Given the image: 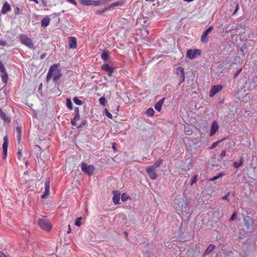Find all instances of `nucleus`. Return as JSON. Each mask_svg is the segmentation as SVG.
Here are the masks:
<instances>
[{
	"mask_svg": "<svg viewBox=\"0 0 257 257\" xmlns=\"http://www.w3.org/2000/svg\"><path fill=\"white\" fill-rule=\"evenodd\" d=\"M162 160L161 159H159L157 160L155 163L151 166V167L155 169H156L157 168H158L160 165L162 164Z\"/></svg>",
	"mask_w": 257,
	"mask_h": 257,
	"instance_id": "obj_25",
	"label": "nucleus"
},
{
	"mask_svg": "<svg viewBox=\"0 0 257 257\" xmlns=\"http://www.w3.org/2000/svg\"><path fill=\"white\" fill-rule=\"evenodd\" d=\"M15 13L16 15H18L20 13V9L18 7H16L15 9Z\"/></svg>",
	"mask_w": 257,
	"mask_h": 257,
	"instance_id": "obj_42",
	"label": "nucleus"
},
{
	"mask_svg": "<svg viewBox=\"0 0 257 257\" xmlns=\"http://www.w3.org/2000/svg\"><path fill=\"white\" fill-rule=\"evenodd\" d=\"M224 175V174L223 173H219V174H218V175L216 176H214V177H213V178H211V179H210V181H215V180H216L218 179V178H221V177H223Z\"/></svg>",
	"mask_w": 257,
	"mask_h": 257,
	"instance_id": "obj_30",
	"label": "nucleus"
},
{
	"mask_svg": "<svg viewBox=\"0 0 257 257\" xmlns=\"http://www.w3.org/2000/svg\"><path fill=\"white\" fill-rule=\"evenodd\" d=\"M71 122L73 125H74V126L76 125V122L75 121V119H73L71 120Z\"/></svg>",
	"mask_w": 257,
	"mask_h": 257,
	"instance_id": "obj_49",
	"label": "nucleus"
},
{
	"mask_svg": "<svg viewBox=\"0 0 257 257\" xmlns=\"http://www.w3.org/2000/svg\"><path fill=\"white\" fill-rule=\"evenodd\" d=\"M219 128V125L216 121H214L211 125L210 136H212L215 134Z\"/></svg>",
	"mask_w": 257,
	"mask_h": 257,
	"instance_id": "obj_12",
	"label": "nucleus"
},
{
	"mask_svg": "<svg viewBox=\"0 0 257 257\" xmlns=\"http://www.w3.org/2000/svg\"><path fill=\"white\" fill-rule=\"evenodd\" d=\"M107 11H109L108 7L103 9L102 10L96 11V14H97V15H101L103 13H104V12H106Z\"/></svg>",
	"mask_w": 257,
	"mask_h": 257,
	"instance_id": "obj_28",
	"label": "nucleus"
},
{
	"mask_svg": "<svg viewBox=\"0 0 257 257\" xmlns=\"http://www.w3.org/2000/svg\"><path fill=\"white\" fill-rule=\"evenodd\" d=\"M7 45V43L6 41L0 40V45L6 46Z\"/></svg>",
	"mask_w": 257,
	"mask_h": 257,
	"instance_id": "obj_40",
	"label": "nucleus"
},
{
	"mask_svg": "<svg viewBox=\"0 0 257 257\" xmlns=\"http://www.w3.org/2000/svg\"><path fill=\"white\" fill-rule=\"evenodd\" d=\"M79 117H80L79 113L77 112V113H76L74 119L75 120H78L79 119Z\"/></svg>",
	"mask_w": 257,
	"mask_h": 257,
	"instance_id": "obj_44",
	"label": "nucleus"
},
{
	"mask_svg": "<svg viewBox=\"0 0 257 257\" xmlns=\"http://www.w3.org/2000/svg\"><path fill=\"white\" fill-rule=\"evenodd\" d=\"M59 64H55L53 65L50 68L48 71V73L47 74V81H49L50 79H51L53 76V72L54 71L57 70V68L58 66L59 65Z\"/></svg>",
	"mask_w": 257,
	"mask_h": 257,
	"instance_id": "obj_10",
	"label": "nucleus"
},
{
	"mask_svg": "<svg viewBox=\"0 0 257 257\" xmlns=\"http://www.w3.org/2000/svg\"><path fill=\"white\" fill-rule=\"evenodd\" d=\"M73 101L76 105H81L82 104V101L76 97L73 98Z\"/></svg>",
	"mask_w": 257,
	"mask_h": 257,
	"instance_id": "obj_31",
	"label": "nucleus"
},
{
	"mask_svg": "<svg viewBox=\"0 0 257 257\" xmlns=\"http://www.w3.org/2000/svg\"><path fill=\"white\" fill-rule=\"evenodd\" d=\"M209 33H208L206 31H205L202 36H201V41L202 43H207L208 41V35Z\"/></svg>",
	"mask_w": 257,
	"mask_h": 257,
	"instance_id": "obj_22",
	"label": "nucleus"
},
{
	"mask_svg": "<svg viewBox=\"0 0 257 257\" xmlns=\"http://www.w3.org/2000/svg\"><path fill=\"white\" fill-rule=\"evenodd\" d=\"M50 23V19L48 16L44 17L41 21V25L42 27H46L49 25Z\"/></svg>",
	"mask_w": 257,
	"mask_h": 257,
	"instance_id": "obj_21",
	"label": "nucleus"
},
{
	"mask_svg": "<svg viewBox=\"0 0 257 257\" xmlns=\"http://www.w3.org/2000/svg\"><path fill=\"white\" fill-rule=\"evenodd\" d=\"M111 0H99V1H91L88 0L84 3L85 6H97L99 5H103L106 3L110 2Z\"/></svg>",
	"mask_w": 257,
	"mask_h": 257,
	"instance_id": "obj_4",
	"label": "nucleus"
},
{
	"mask_svg": "<svg viewBox=\"0 0 257 257\" xmlns=\"http://www.w3.org/2000/svg\"><path fill=\"white\" fill-rule=\"evenodd\" d=\"M225 139H223L220 141H216L215 142H214V143L212 144V145L211 146V147H210V149H214L217 146V145L220 143L221 142H222V141H223Z\"/></svg>",
	"mask_w": 257,
	"mask_h": 257,
	"instance_id": "obj_34",
	"label": "nucleus"
},
{
	"mask_svg": "<svg viewBox=\"0 0 257 257\" xmlns=\"http://www.w3.org/2000/svg\"><path fill=\"white\" fill-rule=\"evenodd\" d=\"M11 10L10 5L8 3H5L3 6L1 12L3 14H5Z\"/></svg>",
	"mask_w": 257,
	"mask_h": 257,
	"instance_id": "obj_18",
	"label": "nucleus"
},
{
	"mask_svg": "<svg viewBox=\"0 0 257 257\" xmlns=\"http://www.w3.org/2000/svg\"><path fill=\"white\" fill-rule=\"evenodd\" d=\"M81 169L84 173L89 176L92 175L94 171V167L93 165H88L84 162L81 163Z\"/></svg>",
	"mask_w": 257,
	"mask_h": 257,
	"instance_id": "obj_3",
	"label": "nucleus"
},
{
	"mask_svg": "<svg viewBox=\"0 0 257 257\" xmlns=\"http://www.w3.org/2000/svg\"><path fill=\"white\" fill-rule=\"evenodd\" d=\"M16 131L18 133V135H21V128L20 127H16Z\"/></svg>",
	"mask_w": 257,
	"mask_h": 257,
	"instance_id": "obj_41",
	"label": "nucleus"
},
{
	"mask_svg": "<svg viewBox=\"0 0 257 257\" xmlns=\"http://www.w3.org/2000/svg\"><path fill=\"white\" fill-rule=\"evenodd\" d=\"M113 197L112 198L113 202L115 205L118 204L119 203V201L120 199V193L118 191H113Z\"/></svg>",
	"mask_w": 257,
	"mask_h": 257,
	"instance_id": "obj_16",
	"label": "nucleus"
},
{
	"mask_svg": "<svg viewBox=\"0 0 257 257\" xmlns=\"http://www.w3.org/2000/svg\"><path fill=\"white\" fill-rule=\"evenodd\" d=\"M226 155V151L223 150L221 152L220 154V157L223 158Z\"/></svg>",
	"mask_w": 257,
	"mask_h": 257,
	"instance_id": "obj_43",
	"label": "nucleus"
},
{
	"mask_svg": "<svg viewBox=\"0 0 257 257\" xmlns=\"http://www.w3.org/2000/svg\"><path fill=\"white\" fill-rule=\"evenodd\" d=\"M46 54H42L41 56H40V59H43L45 58V57L46 56Z\"/></svg>",
	"mask_w": 257,
	"mask_h": 257,
	"instance_id": "obj_53",
	"label": "nucleus"
},
{
	"mask_svg": "<svg viewBox=\"0 0 257 257\" xmlns=\"http://www.w3.org/2000/svg\"><path fill=\"white\" fill-rule=\"evenodd\" d=\"M155 169L153 168L150 167L146 169V172L149 177L153 180H155L157 178L158 175L155 172Z\"/></svg>",
	"mask_w": 257,
	"mask_h": 257,
	"instance_id": "obj_9",
	"label": "nucleus"
},
{
	"mask_svg": "<svg viewBox=\"0 0 257 257\" xmlns=\"http://www.w3.org/2000/svg\"><path fill=\"white\" fill-rule=\"evenodd\" d=\"M101 58L104 61H107L109 58V53L107 50H103L101 54Z\"/></svg>",
	"mask_w": 257,
	"mask_h": 257,
	"instance_id": "obj_19",
	"label": "nucleus"
},
{
	"mask_svg": "<svg viewBox=\"0 0 257 257\" xmlns=\"http://www.w3.org/2000/svg\"><path fill=\"white\" fill-rule=\"evenodd\" d=\"M242 164H243V159L242 158H241L240 159L239 162H235L233 163V167L235 168H238L240 166H241L242 165Z\"/></svg>",
	"mask_w": 257,
	"mask_h": 257,
	"instance_id": "obj_26",
	"label": "nucleus"
},
{
	"mask_svg": "<svg viewBox=\"0 0 257 257\" xmlns=\"http://www.w3.org/2000/svg\"><path fill=\"white\" fill-rule=\"evenodd\" d=\"M0 118L2 119L4 122L10 123L11 122V118L9 117L7 114L3 111L1 107H0Z\"/></svg>",
	"mask_w": 257,
	"mask_h": 257,
	"instance_id": "obj_11",
	"label": "nucleus"
},
{
	"mask_svg": "<svg viewBox=\"0 0 257 257\" xmlns=\"http://www.w3.org/2000/svg\"><path fill=\"white\" fill-rule=\"evenodd\" d=\"M88 1V0H79L80 3L83 5H84V3Z\"/></svg>",
	"mask_w": 257,
	"mask_h": 257,
	"instance_id": "obj_52",
	"label": "nucleus"
},
{
	"mask_svg": "<svg viewBox=\"0 0 257 257\" xmlns=\"http://www.w3.org/2000/svg\"><path fill=\"white\" fill-rule=\"evenodd\" d=\"M2 81L4 83H6L7 82L8 79V76L7 73L6 71H5V72H2Z\"/></svg>",
	"mask_w": 257,
	"mask_h": 257,
	"instance_id": "obj_24",
	"label": "nucleus"
},
{
	"mask_svg": "<svg viewBox=\"0 0 257 257\" xmlns=\"http://www.w3.org/2000/svg\"><path fill=\"white\" fill-rule=\"evenodd\" d=\"M5 71H6V69H5L4 65L3 64L2 62L1 61H0V72L2 73L3 72H5Z\"/></svg>",
	"mask_w": 257,
	"mask_h": 257,
	"instance_id": "obj_38",
	"label": "nucleus"
},
{
	"mask_svg": "<svg viewBox=\"0 0 257 257\" xmlns=\"http://www.w3.org/2000/svg\"><path fill=\"white\" fill-rule=\"evenodd\" d=\"M125 0H120L116 2L113 3L108 7L109 9L110 10L113 9L116 7L122 6L125 4Z\"/></svg>",
	"mask_w": 257,
	"mask_h": 257,
	"instance_id": "obj_15",
	"label": "nucleus"
},
{
	"mask_svg": "<svg viewBox=\"0 0 257 257\" xmlns=\"http://www.w3.org/2000/svg\"><path fill=\"white\" fill-rule=\"evenodd\" d=\"M99 103L103 106L105 105L106 102V99L104 97H101L99 99Z\"/></svg>",
	"mask_w": 257,
	"mask_h": 257,
	"instance_id": "obj_33",
	"label": "nucleus"
},
{
	"mask_svg": "<svg viewBox=\"0 0 257 257\" xmlns=\"http://www.w3.org/2000/svg\"><path fill=\"white\" fill-rule=\"evenodd\" d=\"M222 88L223 87L221 84L212 86L209 92V96L211 97L214 96L217 93L221 91Z\"/></svg>",
	"mask_w": 257,
	"mask_h": 257,
	"instance_id": "obj_6",
	"label": "nucleus"
},
{
	"mask_svg": "<svg viewBox=\"0 0 257 257\" xmlns=\"http://www.w3.org/2000/svg\"><path fill=\"white\" fill-rule=\"evenodd\" d=\"M145 1L147 2H153L155 1V0H145Z\"/></svg>",
	"mask_w": 257,
	"mask_h": 257,
	"instance_id": "obj_60",
	"label": "nucleus"
},
{
	"mask_svg": "<svg viewBox=\"0 0 257 257\" xmlns=\"http://www.w3.org/2000/svg\"><path fill=\"white\" fill-rule=\"evenodd\" d=\"M9 144V141L7 136H5L4 138V143L3 144V158L4 159H5L7 156V149H8V146Z\"/></svg>",
	"mask_w": 257,
	"mask_h": 257,
	"instance_id": "obj_7",
	"label": "nucleus"
},
{
	"mask_svg": "<svg viewBox=\"0 0 257 257\" xmlns=\"http://www.w3.org/2000/svg\"><path fill=\"white\" fill-rule=\"evenodd\" d=\"M196 181H197V177L196 176H194L193 177V180H192V184H193L194 183H196Z\"/></svg>",
	"mask_w": 257,
	"mask_h": 257,
	"instance_id": "obj_48",
	"label": "nucleus"
},
{
	"mask_svg": "<svg viewBox=\"0 0 257 257\" xmlns=\"http://www.w3.org/2000/svg\"><path fill=\"white\" fill-rule=\"evenodd\" d=\"M17 140L19 142H20L21 140V135H18L17 136Z\"/></svg>",
	"mask_w": 257,
	"mask_h": 257,
	"instance_id": "obj_57",
	"label": "nucleus"
},
{
	"mask_svg": "<svg viewBox=\"0 0 257 257\" xmlns=\"http://www.w3.org/2000/svg\"><path fill=\"white\" fill-rule=\"evenodd\" d=\"M128 197L129 196L125 193H123L121 196V199L123 202L126 201Z\"/></svg>",
	"mask_w": 257,
	"mask_h": 257,
	"instance_id": "obj_35",
	"label": "nucleus"
},
{
	"mask_svg": "<svg viewBox=\"0 0 257 257\" xmlns=\"http://www.w3.org/2000/svg\"><path fill=\"white\" fill-rule=\"evenodd\" d=\"M42 83H41V84H40V85L39 86V89L40 90L42 88Z\"/></svg>",
	"mask_w": 257,
	"mask_h": 257,
	"instance_id": "obj_58",
	"label": "nucleus"
},
{
	"mask_svg": "<svg viewBox=\"0 0 257 257\" xmlns=\"http://www.w3.org/2000/svg\"><path fill=\"white\" fill-rule=\"evenodd\" d=\"M81 220V217H78L75 222V225H76L77 226H80L81 225V222H80Z\"/></svg>",
	"mask_w": 257,
	"mask_h": 257,
	"instance_id": "obj_36",
	"label": "nucleus"
},
{
	"mask_svg": "<svg viewBox=\"0 0 257 257\" xmlns=\"http://www.w3.org/2000/svg\"><path fill=\"white\" fill-rule=\"evenodd\" d=\"M112 148H113V149L114 150H115V149H116L115 147V146H114V144H113V145Z\"/></svg>",
	"mask_w": 257,
	"mask_h": 257,
	"instance_id": "obj_61",
	"label": "nucleus"
},
{
	"mask_svg": "<svg viewBox=\"0 0 257 257\" xmlns=\"http://www.w3.org/2000/svg\"><path fill=\"white\" fill-rule=\"evenodd\" d=\"M20 40L21 41V43L26 46L27 47L29 48H32L34 46V44L33 43L32 40L24 34H21L20 35Z\"/></svg>",
	"mask_w": 257,
	"mask_h": 257,
	"instance_id": "obj_2",
	"label": "nucleus"
},
{
	"mask_svg": "<svg viewBox=\"0 0 257 257\" xmlns=\"http://www.w3.org/2000/svg\"><path fill=\"white\" fill-rule=\"evenodd\" d=\"M124 233L125 234V235H126V236L128 235V233L126 231H124Z\"/></svg>",
	"mask_w": 257,
	"mask_h": 257,
	"instance_id": "obj_62",
	"label": "nucleus"
},
{
	"mask_svg": "<svg viewBox=\"0 0 257 257\" xmlns=\"http://www.w3.org/2000/svg\"><path fill=\"white\" fill-rule=\"evenodd\" d=\"M165 99V98L161 99L155 104V108L158 111H160L161 110L162 106L164 103Z\"/></svg>",
	"mask_w": 257,
	"mask_h": 257,
	"instance_id": "obj_20",
	"label": "nucleus"
},
{
	"mask_svg": "<svg viewBox=\"0 0 257 257\" xmlns=\"http://www.w3.org/2000/svg\"><path fill=\"white\" fill-rule=\"evenodd\" d=\"M154 110L152 108H149L146 110V114L148 116H153L154 114Z\"/></svg>",
	"mask_w": 257,
	"mask_h": 257,
	"instance_id": "obj_27",
	"label": "nucleus"
},
{
	"mask_svg": "<svg viewBox=\"0 0 257 257\" xmlns=\"http://www.w3.org/2000/svg\"><path fill=\"white\" fill-rule=\"evenodd\" d=\"M66 105H67V106L70 109H72V103L71 102V101L70 99L69 98H67L66 99Z\"/></svg>",
	"mask_w": 257,
	"mask_h": 257,
	"instance_id": "obj_32",
	"label": "nucleus"
},
{
	"mask_svg": "<svg viewBox=\"0 0 257 257\" xmlns=\"http://www.w3.org/2000/svg\"><path fill=\"white\" fill-rule=\"evenodd\" d=\"M61 73L60 71H58L57 73L55 74L53 78L54 81H56L58 80L61 77Z\"/></svg>",
	"mask_w": 257,
	"mask_h": 257,
	"instance_id": "obj_29",
	"label": "nucleus"
},
{
	"mask_svg": "<svg viewBox=\"0 0 257 257\" xmlns=\"http://www.w3.org/2000/svg\"><path fill=\"white\" fill-rule=\"evenodd\" d=\"M50 180L47 178L45 182V191L44 193L42 195V198H47L50 194Z\"/></svg>",
	"mask_w": 257,
	"mask_h": 257,
	"instance_id": "obj_8",
	"label": "nucleus"
},
{
	"mask_svg": "<svg viewBox=\"0 0 257 257\" xmlns=\"http://www.w3.org/2000/svg\"><path fill=\"white\" fill-rule=\"evenodd\" d=\"M222 199L223 200H227L228 199V194L224 196L223 197H222Z\"/></svg>",
	"mask_w": 257,
	"mask_h": 257,
	"instance_id": "obj_56",
	"label": "nucleus"
},
{
	"mask_svg": "<svg viewBox=\"0 0 257 257\" xmlns=\"http://www.w3.org/2000/svg\"><path fill=\"white\" fill-rule=\"evenodd\" d=\"M68 2L72 4H73L74 5H76L77 3L75 0H67Z\"/></svg>",
	"mask_w": 257,
	"mask_h": 257,
	"instance_id": "obj_46",
	"label": "nucleus"
},
{
	"mask_svg": "<svg viewBox=\"0 0 257 257\" xmlns=\"http://www.w3.org/2000/svg\"><path fill=\"white\" fill-rule=\"evenodd\" d=\"M105 113L106 114V115L109 118H111L112 119V114H111L110 112H109L107 109H105Z\"/></svg>",
	"mask_w": 257,
	"mask_h": 257,
	"instance_id": "obj_37",
	"label": "nucleus"
},
{
	"mask_svg": "<svg viewBox=\"0 0 257 257\" xmlns=\"http://www.w3.org/2000/svg\"><path fill=\"white\" fill-rule=\"evenodd\" d=\"M219 104H222L223 103V101H219Z\"/></svg>",
	"mask_w": 257,
	"mask_h": 257,
	"instance_id": "obj_63",
	"label": "nucleus"
},
{
	"mask_svg": "<svg viewBox=\"0 0 257 257\" xmlns=\"http://www.w3.org/2000/svg\"><path fill=\"white\" fill-rule=\"evenodd\" d=\"M77 112L79 113L78 108H76L75 110V113H77Z\"/></svg>",
	"mask_w": 257,
	"mask_h": 257,
	"instance_id": "obj_59",
	"label": "nucleus"
},
{
	"mask_svg": "<svg viewBox=\"0 0 257 257\" xmlns=\"http://www.w3.org/2000/svg\"><path fill=\"white\" fill-rule=\"evenodd\" d=\"M119 108V106H117V110H118Z\"/></svg>",
	"mask_w": 257,
	"mask_h": 257,
	"instance_id": "obj_64",
	"label": "nucleus"
},
{
	"mask_svg": "<svg viewBox=\"0 0 257 257\" xmlns=\"http://www.w3.org/2000/svg\"><path fill=\"white\" fill-rule=\"evenodd\" d=\"M238 8H239V6H238V5H237L236 6L235 11H234V13H233V14H234L236 13V12H237V11L238 10Z\"/></svg>",
	"mask_w": 257,
	"mask_h": 257,
	"instance_id": "obj_54",
	"label": "nucleus"
},
{
	"mask_svg": "<svg viewBox=\"0 0 257 257\" xmlns=\"http://www.w3.org/2000/svg\"><path fill=\"white\" fill-rule=\"evenodd\" d=\"M69 46L71 49H76L77 47V40L74 37L69 38Z\"/></svg>",
	"mask_w": 257,
	"mask_h": 257,
	"instance_id": "obj_14",
	"label": "nucleus"
},
{
	"mask_svg": "<svg viewBox=\"0 0 257 257\" xmlns=\"http://www.w3.org/2000/svg\"><path fill=\"white\" fill-rule=\"evenodd\" d=\"M102 70L108 72V75L111 76L114 71L112 67L110 66L108 64H103L101 66Z\"/></svg>",
	"mask_w": 257,
	"mask_h": 257,
	"instance_id": "obj_13",
	"label": "nucleus"
},
{
	"mask_svg": "<svg viewBox=\"0 0 257 257\" xmlns=\"http://www.w3.org/2000/svg\"><path fill=\"white\" fill-rule=\"evenodd\" d=\"M176 73L178 75H181V76L182 78V81H184L185 80V73L184 69L181 67H178L176 69Z\"/></svg>",
	"mask_w": 257,
	"mask_h": 257,
	"instance_id": "obj_17",
	"label": "nucleus"
},
{
	"mask_svg": "<svg viewBox=\"0 0 257 257\" xmlns=\"http://www.w3.org/2000/svg\"><path fill=\"white\" fill-rule=\"evenodd\" d=\"M0 257H7V256L3 251H0Z\"/></svg>",
	"mask_w": 257,
	"mask_h": 257,
	"instance_id": "obj_47",
	"label": "nucleus"
},
{
	"mask_svg": "<svg viewBox=\"0 0 257 257\" xmlns=\"http://www.w3.org/2000/svg\"><path fill=\"white\" fill-rule=\"evenodd\" d=\"M86 123V122H85H85H82L78 126V127H81L82 126L85 125Z\"/></svg>",
	"mask_w": 257,
	"mask_h": 257,
	"instance_id": "obj_55",
	"label": "nucleus"
},
{
	"mask_svg": "<svg viewBox=\"0 0 257 257\" xmlns=\"http://www.w3.org/2000/svg\"><path fill=\"white\" fill-rule=\"evenodd\" d=\"M215 248V245L213 244H210L206 250H205V252L204 253V255H206L210 253L212 251H213Z\"/></svg>",
	"mask_w": 257,
	"mask_h": 257,
	"instance_id": "obj_23",
	"label": "nucleus"
},
{
	"mask_svg": "<svg viewBox=\"0 0 257 257\" xmlns=\"http://www.w3.org/2000/svg\"><path fill=\"white\" fill-rule=\"evenodd\" d=\"M71 232V226L70 225H68V229L67 231V233L69 234V233H70Z\"/></svg>",
	"mask_w": 257,
	"mask_h": 257,
	"instance_id": "obj_50",
	"label": "nucleus"
},
{
	"mask_svg": "<svg viewBox=\"0 0 257 257\" xmlns=\"http://www.w3.org/2000/svg\"><path fill=\"white\" fill-rule=\"evenodd\" d=\"M201 51L199 49H189L187 51V57L190 59L195 58L201 55Z\"/></svg>",
	"mask_w": 257,
	"mask_h": 257,
	"instance_id": "obj_5",
	"label": "nucleus"
},
{
	"mask_svg": "<svg viewBox=\"0 0 257 257\" xmlns=\"http://www.w3.org/2000/svg\"><path fill=\"white\" fill-rule=\"evenodd\" d=\"M38 223L42 229L47 231H50L52 229V225L46 217L40 218Z\"/></svg>",
	"mask_w": 257,
	"mask_h": 257,
	"instance_id": "obj_1",
	"label": "nucleus"
},
{
	"mask_svg": "<svg viewBox=\"0 0 257 257\" xmlns=\"http://www.w3.org/2000/svg\"><path fill=\"white\" fill-rule=\"evenodd\" d=\"M236 213L235 212V213H233V214L230 218L229 220L230 221H232L234 220L236 218Z\"/></svg>",
	"mask_w": 257,
	"mask_h": 257,
	"instance_id": "obj_39",
	"label": "nucleus"
},
{
	"mask_svg": "<svg viewBox=\"0 0 257 257\" xmlns=\"http://www.w3.org/2000/svg\"><path fill=\"white\" fill-rule=\"evenodd\" d=\"M241 71V69H239L235 73V76H237Z\"/></svg>",
	"mask_w": 257,
	"mask_h": 257,
	"instance_id": "obj_51",
	"label": "nucleus"
},
{
	"mask_svg": "<svg viewBox=\"0 0 257 257\" xmlns=\"http://www.w3.org/2000/svg\"><path fill=\"white\" fill-rule=\"evenodd\" d=\"M213 30V27L210 26L206 31L208 33H209Z\"/></svg>",
	"mask_w": 257,
	"mask_h": 257,
	"instance_id": "obj_45",
	"label": "nucleus"
}]
</instances>
